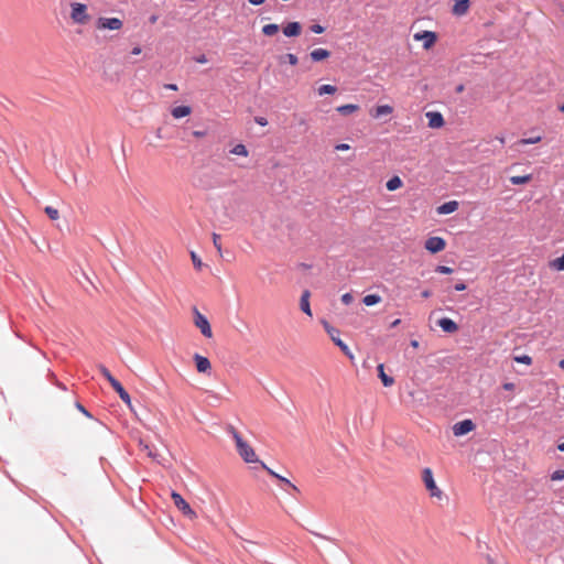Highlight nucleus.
I'll list each match as a JSON object with an SVG mask.
<instances>
[{
  "label": "nucleus",
  "instance_id": "60",
  "mask_svg": "<svg viewBox=\"0 0 564 564\" xmlns=\"http://www.w3.org/2000/svg\"><path fill=\"white\" fill-rule=\"evenodd\" d=\"M497 139L499 140V142L501 144H505V142H506L505 137H497Z\"/></svg>",
  "mask_w": 564,
  "mask_h": 564
},
{
  "label": "nucleus",
  "instance_id": "42",
  "mask_svg": "<svg viewBox=\"0 0 564 564\" xmlns=\"http://www.w3.org/2000/svg\"><path fill=\"white\" fill-rule=\"evenodd\" d=\"M354 301V297L350 293H345L341 295V302L345 304V305H349L351 304V302Z\"/></svg>",
  "mask_w": 564,
  "mask_h": 564
},
{
  "label": "nucleus",
  "instance_id": "55",
  "mask_svg": "<svg viewBox=\"0 0 564 564\" xmlns=\"http://www.w3.org/2000/svg\"><path fill=\"white\" fill-rule=\"evenodd\" d=\"M76 406H77V409H78L79 411H82L84 414H86L87 416H89V413L85 410V408H84L82 404L77 403V405H76Z\"/></svg>",
  "mask_w": 564,
  "mask_h": 564
},
{
  "label": "nucleus",
  "instance_id": "25",
  "mask_svg": "<svg viewBox=\"0 0 564 564\" xmlns=\"http://www.w3.org/2000/svg\"><path fill=\"white\" fill-rule=\"evenodd\" d=\"M262 466L263 469H265L268 471L269 475H271L272 477H275L278 478L279 480L285 482L286 485L291 486L293 489H296V487L290 482V480H288L286 478L278 475L276 473H274L271 468H269L263 462H259Z\"/></svg>",
  "mask_w": 564,
  "mask_h": 564
},
{
  "label": "nucleus",
  "instance_id": "46",
  "mask_svg": "<svg viewBox=\"0 0 564 564\" xmlns=\"http://www.w3.org/2000/svg\"><path fill=\"white\" fill-rule=\"evenodd\" d=\"M337 151H348L350 149V145L347 143H339L335 147Z\"/></svg>",
  "mask_w": 564,
  "mask_h": 564
},
{
  "label": "nucleus",
  "instance_id": "51",
  "mask_svg": "<svg viewBox=\"0 0 564 564\" xmlns=\"http://www.w3.org/2000/svg\"><path fill=\"white\" fill-rule=\"evenodd\" d=\"M142 52L141 47L140 46H135L132 48V54L133 55H139L140 53Z\"/></svg>",
  "mask_w": 564,
  "mask_h": 564
},
{
  "label": "nucleus",
  "instance_id": "31",
  "mask_svg": "<svg viewBox=\"0 0 564 564\" xmlns=\"http://www.w3.org/2000/svg\"><path fill=\"white\" fill-rule=\"evenodd\" d=\"M191 259H192L194 268L196 270L200 271L202 268H203V262H202L200 258L197 256V253L192 251L191 252Z\"/></svg>",
  "mask_w": 564,
  "mask_h": 564
},
{
  "label": "nucleus",
  "instance_id": "39",
  "mask_svg": "<svg viewBox=\"0 0 564 564\" xmlns=\"http://www.w3.org/2000/svg\"><path fill=\"white\" fill-rule=\"evenodd\" d=\"M110 386L113 388V390L120 395L122 394L123 392H126L124 388L122 387V384L116 380L113 381L112 383H110Z\"/></svg>",
  "mask_w": 564,
  "mask_h": 564
},
{
  "label": "nucleus",
  "instance_id": "32",
  "mask_svg": "<svg viewBox=\"0 0 564 564\" xmlns=\"http://www.w3.org/2000/svg\"><path fill=\"white\" fill-rule=\"evenodd\" d=\"M99 371L107 379V381L109 383H112L113 381L117 380L105 366L100 365Z\"/></svg>",
  "mask_w": 564,
  "mask_h": 564
},
{
  "label": "nucleus",
  "instance_id": "48",
  "mask_svg": "<svg viewBox=\"0 0 564 564\" xmlns=\"http://www.w3.org/2000/svg\"><path fill=\"white\" fill-rule=\"evenodd\" d=\"M196 62L199 63V64H205L208 62L206 55H199L198 57H196Z\"/></svg>",
  "mask_w": 564,
  "mask_h": 564
},
{
  "label": "nucleus",
  "instance_id": "30",
  "mask_svg": "<svg viewBox=\"0 0 564 564\" xmlns=\"http://www.w3.org/2000/svg\"><path fill=\"white\" fill-rule=\"evenodd\" d=\"M262 32L267 36L275 35L279 32V25L278 24H265L262 28Z\"/></svg>",
  "mask_w": 564,
  "mask_h": 564
},
{
  "label": "nucleus",
  "instance_id": "22",
  "mask_svg": "<svg viewBox=\"0 0 564 564\" xmlns=\"http://www.w3.org/2000/svg\"><path fill=\"white\" fill-rule=\"evenodd\" d=\"M379 378L381 379L384 387H391L394 383V379L384 372V365L380 364L377 367Z\"/></svg>",
  "mask_w": 564,
  "mask_h": 564
},
{
  "label": "nucleus",
  "instance_id": "3",
  "mask_svg": "<svg viewBox=\"0 0 564 564\" xmlns=\"http://www.w3.org/2000/svg\"><path fill=\"white\" fill-rule=\"evenodd\" d=\"M422 480L425 485L426 490L430 492L431 497L437 499L442 498L443 491L437 487L431 468L426 467L423 469Z\"/></svg>",
  "mask_w": 564,
  "mask_h": 564
},
{
  "label": "nucleus",
  "instance_id": "56",
  "mask_svg": "<svg viewBox=\"0 0 564 564\" xmlns=\"http://www.w3.org/2000/svg\"><path fill=\"white\" fill-rule=\"evenodd\" d=\"M401 323V319H395L391 323V327H397Z\"/></svg>",
  "mask_w": 564,
  "mask_h": 564
},
{
  "label": "nucleus",
  "instance_id": "2",
  "mask_svg": "<svg viewBox=\"0 0 564 564\" xmlns=\"http://www.w3.org/2000/svg\"><path fill=\"white\" fill-rule=\"evenodd\" d=\"M70 19L76 24H86L90 20L87 12V6L80 2L70 3Z\"/></svg>",
  "mask_w": 564,
  "mask_h": 564
},
{
  "label": "nucleus",
  "instance_id": "61",
  "mask_svg": "<svg viewBox=\"0 0 564 564\" xmlns=\"http://www.w3.org/2000/svg\"><path fill=\"white\" fill-rule=\"evenodd\" d=\"M558 366L564 370V359L560 360Z\"/></svg>",
  "mask_w": 564,
  "mask_h": 564
},
{
  "label": "nucleus",
  "instance_id": "33",
  "mask_svg": "<svg viewBox=\"0 0 564 564\" xmlns=\"http://www.w3.org/2000/svg\"><path fill=\"white\" fill-rule=\"evenodd\" d=\"M45 214L52 219V220H56L59 218V213L56 208L52 207V206H46L45 207Z\"/></svg>",
  "mask_w": 564,
  "mask_h": 564
},
{
  "label": "nucleus",
  "instance_id": "35",
  "mask_svg": "<svg viewBox=\"0 0 564 564\" xmlns=\"http://www.w3.org/2000/svg\"><path fill=\"white\" fill-rule=\"evenodd\" d=\"M213 243H214V247L216 248L217 252L219 253V256H221L223 249H221V242H220V235H218L216 232L213 234Z\"/></svg>",
  "mask_w": 564,
  "mask_h": 564
},
{
  "label": "nucleus",
  "instance_id": "44",
  "mask_svg": "<svg viewBox=\"0 0 564 564\" xmlns=\"http://www.w3.org/2000/svg\"><path fill=\"white\" fill-rule=\"evenodd\" d=\"M119 397L127 405L131 406V398L127 391L120 394Z\"/></svg>",
  "mask_w": 564,
  "mask_h": 564
},
{
  "label": "nucleus",
  "instance_id": "9",
  "mask_svg": "<svg viewBox=\"0 0 564 564\" xmlns=\"http://www.w3.org/2000/svg\"><path fill=\"white\" fill-rule=\"evenodd\" d=\"M476 427L475 423L471 420L460 421L453 426V433L455 436H463L474 431Z\"/></svg>",
  "mask_w": 564,
  "mask_h": 564
},
{
  "label": "nucleus",
  "instance_id": "4",
  "mask_svg": "<svg viewBox=\"0 0 564 564\" xmlns=\"http://www.w3.org/2000/svg\"><path fill=\"white\" fill-rule=\"evenodd\" d=\"M172 500L175 505V507L182 511V513L189 518L191 520H194L197 518L196 512L191 508V506L185 501V499L176 491H172L171 494Z\"/></svg>",
  "mask_w": 564,
  "mask_h": 564
},
{
  "label": "nucleus",
  "instance_id": "63",
  "mask_svg": "<svg viewBox=\"0 0 564 564\" xmlns=\"http://www.w3.org/2000/svg\"><path fill=\"white\" fill-rule=\"evenodd\" d=\"M560 110L564 112V104L560 107Z\"/></svg>",
  "mask_w": 564,
  "mask_h": 564
},
{
  "label": "nucleus",
  "instance_id": "43",
  "mask_svg": "<svg viewBox=\"0 0 564 564\" xmlns=\"http://www.w3.org/2000/svg\"><path fill=\"white\" fill-rule=\"evenodd\" d=\"M311 31L316 33V34H321V33H323L325 31V29L321 24H313L311 26Z\"/></svg>",
  "mask_w": 564,
  "mask_h": 564
},
{
  "label": "nucleus",
  "instance_id": "8",
  "mask_svg": "<svg viewBox=\"0 0 564 564\" xmlns=\"http://www.w3.org/2000/svg\"><path fill=\"white\" fill-rule=\"evenodd\" d=\"M446 241L442 237H430L425 241V249L431 253H437L445 249Z\"/></svg>",
  "mask_w": 564,
  "mask_h": 564
},
{
  "label": "nucleus",
  "instance_id": "34",
  "mask_svg": "<svg viewBox=\"0 0 564 564\" xmlns=\"http://www.w3.org/2000/svg\"><path fill=\"white\" fill-rule=\"evenodd\" d=\"M513 360L519 364H524L527 366L532 365V358L529 355L514 356Z\"/></svg>",
  "mask_w": 564,
  "mask_h": 564
},
{
  "label": "nucleus",
  "instance_id": "28",
  "mask_svg": "<svg viewBox=\"0 0 564 564\" xmlns=\"http://www.w3.org/2000/svg\"><path fill=\"white\" fill-rule=\"evenodd\" d=\"M381 296L378 294H368L362 299L366 306H372L381 302Z\"/></svg>",
  "mask_w": 564,
  "mask_h": 564
},
{
  "label": "nucleus",
  "instance_id": "11",
  "mask_svg": "<svg viewBox=\"0 0 564 564\" xmlns=\"http://www.w3.org/2000/svg\"><path fill=\"white\" fill-rule=\"evenodd\" d=\"M425 117L429 120V127L432 129H440L445 124L443 115L438 111H427Z\"/></svg>",
  "mask_w": 564,
  "mask_h": 564
},
{
  "label": "nucleus",
  "instance_id": "37",
  "mask_svg": "<svg viewBox=\"0 0 564 564\" xmlns=\"http://www.w3.org/2000/svg\"><path fill=\"white\" fill-rule=\"evenodd\" d=\"M435 272H437L440 274H451V273H453V269L447 265H437L435 268Z\"/></svg>",
  "mask_w": 564,
  "mask_h": 564
},
{
  "label": "nucleus",
  "instance_id": "20",
  "mask_svg": "<svg viewBox=\"0 0 564 564\" xmlns=\"http://www.w3.org/2000/svg\"><path fill=\"white\" fill-rule=\"evenodd\" d=\"M192 113V108L189 106H177L171 110V115L174 119H181L187 117Z\"/></svg>",
  "mask_w": 564,
  "mask_h": 564
},
{
  "label": "nucleus",
  "instance_id": "14",
  "mask_svg": "<svg viewBox=\"0 0 564 564\" xmlns=\"http://www.w3.org/2000/svg\"><path fill=\"white\" fill-rule=\"evenodd\" d=\"M437 324L445 333L453 334L458 330V325L448 317L438 319Z\"/></svg>",
  "mask_w": 564,
  "mask_h": 564
},
{
  "label": "nucleus",
  "instance_id": "62",
  "mask_svg": "<svg viewBox=\"0 0 564 564\" xmlns=\"http://www.w3.org/2000/svg\"><path fill=\"white\" fill-rule=\"evenodd\" d=\"M156 21V18L155 17H152L151 18V22L154 23Z\"/></svg>",
  "mask_w": 564,
  "mask_h": 564
},
{
  "label": "nucleus",
  "instance_id": "36",
  "mask_svg": "<svg viewBox=\"0 0 564 564\" xmlns=\"http://www.w3.org/2000/svg\"><path fill=\"white\" fill-rule=\"evenodd\" d=\"M139 446L141 451L145 452L150 457H154V453L149 444L144 443L143 441H140Z\"/></svg>",
  "mask_w": 564,
  "mask_h": 564
},
{
  "label": "nucleus",
  "instance_id": "29",
  "mask_svg": "<svg viewBox=\"0 0 564 564\" xmlns=\"http://www.w3.org/2000/svg\"><path fill=\"white\" fill-rule=\"evenodd\" d=\"M550 268L556 271H564V254L552 260L550 262Z\"/></svg>",
  "mask_w": 564,
  "mask_h": 564
},
{
  "label": "nucleus",
  "instance_id": "6",
  "mask_svg": "<svg viewBox=\"0 0 564 564\" xmlns=\"http://www.w3.org/2000/svg\"><path fill=\"white\" fill-rule=\"evenodd\" d=\"M324 326L334 344L338 346L348 358L352 359L354 355L351 354L349 347L339 338V330L329 326L328 323H325Z\"/></svg>",
  "mask_w": 564,
  "mask_h": 564
},
{
  "label": "nucleus",
  "instance_id": "53",
  "mask_svg": "<svg viewBox=\"0 0 564 564\" xmlns=\"http://www.w3.org/2000/svg\"><path fill=\"white\" fill-rule=\"evenodd\" d=\"M253 6H260L264 2V0H248Z\"/></svg>",
  "mask_w": 564,
  "mask_h": 564
},
{
  "label": "nucleus",
  "instance_id": "52",
  "mask_svg": "<svg viewBox=\"0 0 564 564\" xmlns=\"http://www.w3.org/2000/svg\"><path fill=\"white\" fill-rule=\"evenodd\" d=\"M422 297L424 299H427L432 295L431 291L430 290H424L422 293H421Z\"/></svg>",
  "mask_w": 564,
  "mask_h": 564
},
{
  "label": "nucleus",
  "instance_id": "27",
  "mask_svg": "<svg viewBox=\"0 0 564 564\" xmlns=\"http://www.w3.org/2000/svg\"><path fill=\"white\" fill-rule=\"evenodd\" d=\"M531 180H532V175H531V174H525V175H521V176H511V177H510V182H511V184H513V185H522V184H527V183H529Z\"/></svg>",
  "mask_w": 564,
  "mask_h": 564
},
{
  "label": "nucleus",
  "instance_id": "54",
  "mask_svg": "<svg viewBox=\"0 0 564 564\" xmlns=\"http://www.w3.org/2000/svg\"><path fill=\"white\" fill-rule=\"evenodd\" d=\"M166 89H171V90H177V86L175 84H166L164 86Z\"/></svg>",
  "mask_w": 564,
  "mask_h": 564
},
{
  "label": "nucleus",
  "instance_id": "58",
  "mask_svg": "<svg viewBox=\"0 0 564 564\" xmlns=\"http://www.w3.org/2000/svg\"><path fill=\"white\" fill-rule=\"evenodd\" d=\"M464 90V85H459L456 87L457 93H462Z\"/></svg>",
  "mask_w": 564,
  "mask_h": 564
},
{
  "label": "nucleus",
  "instance_id": "50",
  "mask_svg": "<svg viewBox=\"0 0 564 564\" xmlns=\"http://www.w3.org/2000/svg\"><path fill=\"white\" fill-rule=\"evenodd\" d=\"M205 134H206V133H205L204 131H194V132H193V135H194L195 138H204V137H205Z\"/></svg>",
  "mask_w": 564,
  "mask_h": 564
},
{
  "label": "nucleus",
  "instance_id": "19",
  "mask_svg": "<svg viewBox=\"0 0 564 564\" xmlns=\"http://www.w3.org/2000/svg\"><path fill=\"white\" fill-rule=\"evenodd\" d=\"M313 62H322L330 56V52L326 48H315L310 53Z\"/></svg>",
  "mask_w": 564,
  "mask_h": 564
},
{
  "label": "nucleus",
  "instance_id": "23",
  "mask_svg": "<svg viewBox=\"0 0 564 564\" xmlns=\"http://www.w3.org/2000/svg\"><path fill=\"white\" fill-rule=\"evenodd\" d=\"M403 186V182L399 176L391 177L387 183L386 187L389 192L397 191Z\"/></svg>",
  "mask_w": 564,
  "mask_h": 564
},
{
  "label": "nucleus",
  "instance_id": "10",
  "mask_svg": "<svg viewBox=\"0 0 564 564\" xmlns=\"http://www.w3.org/2000/svg\"><path fill=\"white\" fill-rule=\"evenodd\" d=\"M415 41H423V47L425 50L431 48L436 42V34L431 31H423L414 34Z\"/></svg>",
  "mask_w": 564,
  "mask_h": 564
},
{
  "label": "nucleus",
  "instance_id": "49",
  "mask_svg": "<svg viewBox=\"0 0 564 564\" xmlns=\"http://www.w3.org/2000/svg\"><path fill=\"white\" fill-rule=\"evenodd\" d=\"M466 284L464 282H459L455 285V290L456 291H465L466 290Z\"/></svg>",
  "mask_w": 564,
  "mask_h": 564
},
{
  "label": "nucleus",
  "instance_id": "13",
  "mask_svg": "<svg viewBox=\"0 0 564 564\" xmlns=\"http://www.w3.org/2000/svg\"><path fill=\"white\" fill-rule=\"evenodd\" d=\"M470 0H454L452 12L456 17H463L468 12Z\"/></svg>",
  "mask_w": 564,
  "mask_h": 564
},
{
  "label": "nucleus",
  "instance_id": "18",
  "mask_svg": "<svg viewBox=\"0 0 564 564\" xmlns=\"http://www.w3.org/2000/svg\"><path fill=\"white\" fill-rule=\"evenodd\" d=\"M457 209H458V202L449 200V202H446V203L442 204L441 206H438L436 210L440 215H447V214H452V213L456 212Z\"/></svg>",
  "mask_w": 564,
  "mask_h": 564
},
{
  "label": "nucleus",
  "instance_id": "41",
  "mask_svg": "<svg viewBox=\"0 0 564 564\" xmlns=\"http://www.w3.org/2000/svg\"><path fill=\"white\" fill-rule=\"evenodd\" d=\"M285 58L288 59L289 64L292 66L296 65L299 62L297 56L292 53L286 54Z\"/></svg>",
  "mask_w": 564,
  "mask_h": 564
},
{
  "label": "nucleus",
  "instance_id": "45",
  "mask_svg": "<svg viewBox=\"0 0 564 564\" xmlns=\"http://www.w3.org/2000/svg\"><path fill=\"white\" fill-rule=\"evenodd\" d=\"M254 121L261 127H265L268 124V120L264 117H256Z\"/></svg>",
  "mask_w": 564,
  "mask_h": 564
},
{
  "label": "nucleus",
  "instance_id": "26",
  "mask_svg": "<svg viewBox=\"0 0 564 564\" xmlns=\"http://www.w3.org/2000/svg\"><path fill=\"white\" fill-rule=\"evenodd\" d=\"M336 91H337V87L333 86V85H328V84L322 85L317 89L318 96L334 95Z\"/></svg>",
  "mask_w": 564,
  "mask_h": 564
},
{
  "label": "nucleus",
  "instance_id": "40",
  "mask_svg": "<svg viewBox=\"0 0 564 564\" xmlns=\"http://www.w3.org/2000/svg\"><path fill=\"white\" fill-rule=\"evenodd\" d=\"M551 479L552 480H563L564 479V470L557 469V470L553 471V474L551 475Z\"/></svg>",
  "mask_w": 564,
  "mask_h": 564
},
{
  "label": "nucleus",
  "instance_id": "38",
  "mask_svg": "<svg viewBox=\"0 0 564 564\" xmlns=\"http://www.w3.org/2000/svg\"><path fill=\"white\" fill-rule=\"evenodd\" d=\"M541 139L542 138L540 135H538V137H534V138L521 139L519 141V143L520 144H535V143L540 142Z\"/></svg>",
  "mask_w": 564,
  "mask_h": 564
},
{
  "label": "nucleus",
  "instance_id": "24",
  "mask_svg": "<svg viewBox=\"0 0 564 564\" xmlns=\"http://www.w3.org/2000/svg\"><path fill=\"white\" fill-rule=\"evenodd\" d=\"M230 153L234 154V155L243 156V158H247L249 155L248 149L242 143L236 144L230 150Z\"/></svg>",
  "mask_w": 564,
  "mask_h": 564
},
{
  "label": "nucleus",
  "instance_id": "1",
  "mask_svg": "<svg viewBox=\"0 0 564 564\" xmlns=\"http://www.w3.org/2000/svg\"><path fill=\"white\" fill-rule=\"evenodd\" d=\"M229 433L236 443L238 454L246 463L250 464L260 462L252 446L242 438L241 434L235 427L230 426Z\"/></svg>",
  "mask_w": 564,
  "mask_h": 564
},
{
  "label": "nucleus",
  "instance_id": "21",
  "mask_svg": "<svg viewBox=\"0 0 564 564\" xmlns=\"http://www.w3.org/2000/svg\"><path fill=\"white\" fill-rule=\"evenodd\" d=\"M360 107L355 104L341 105L336 108V111L343 116H350L357 111H359Z\"/></svg>",
  "mask_w": 564,
  "mask_h": 564
},
{
  "label": "nucleus",
  "instance_id": "7",
  "mask_svg": "<svg viewBox=\"0 0 564 564\" xmlns=\"http://www.w3.org/2000/svg\"><path fill=\"white\" fill-rule=\"evenodd\" d=\"M123 26V22L119 18H99L96 22V28L98 30H111L119 31Z\"/></svg>",
  "mask_w": 564,
  "mask_h": 564
},
{
  "label": "nucleus",
  "instance_id": "17",
  "mask_svg": "<svg viewBox=\"0 0 564 564\" xmlns=\"http://www.w3.org/2000/svg\"><path fill=\"white\" fill-rule=\"evenodd\" d=\"M393 112V107L390 105H380L371 110V116L376 119L382 116H389Z\"/></svg>",
  "mask_w": 564,
  "mask_h": 564
},
{
  "label": "nucleus",
  "instance_id": "12",
  "mask_svg": "<svg viewBox=\"0 0 564 564\" xmlns=\"http://www.w3.org/2000/svg\"><path fill=\"white\" fill-rule=\"evenodd\" d=\"M194 361H195L197 371L200 373H206L212 369V364H210L209 359L199 354L194 355Z\"/></svg>",
  "mask_w": 564,
  "mask_h": 564
},
{
  "label": "nucleus",
  "instance_id": "47",
  "mask_svg": "<svg viewBox=\"0 0 564 564\" xmlns=\"http://www.w3.org/2000/svg\"><path fill=\"white\" fill-rule=\"evenodd\" d=\"M502 388L507 391H512L516 388V384L513 382H505L502 384Z\"/></svg>",
  "mask_w": 564,
  "mask_h": 564
},
{
  "label": "nucleus",
  "instance_id": "57",
  "mask_svg": "<svg viewBox=\"0 0 564 564\" xmlns=\"http://www.w3.org/2000/svg\"><path fill=\"white\" fill-rule=\"evenodd\" d=\"M411 346H412L413 348H417V347H419V341H417V340H412V341H411Z\"/></svg>",
  "mask_w": 564,
  "mask_h": 564
},
{
  "label": "nucleus",
  "instance_id": "5",
  "mask_svg": "<svg viewBox=\"0 0 564 564\" xmlns=\"http://www.w3.org/2000/svg\"><path fill=\"white\" fill-rule=\"evenodd\" d=\"M194 324L205 337H213V330L208 319L197 308H194Z\"/></svg>",
  "mask_w": 564,
  "mask_h": 564
},
{
  "label": "nucleus",
  "instance_id": "59",
  "mask_svg": "<svg viewBox=\"0 0 564 564\" xmlns=\"http://www.w3.org/2000/svg\"><path fill=\"white\" fill-rule=\"evenodd\" d=\"M558 451L564 452V442L557 445Z\"/></svg>",
  "mask_w": 564,
  "mask_h": 564
},
{
  "label": "nucleus",
  "instance_id": "15",
  "mask_svg": "<svg viewBox=\"0 0 564 564\" xmlns=\"http://www.w3.org/2000/svg\"><path fill=\"white\" fill-rule=\"evenodd\" d=\"M310 296L311 293L308 290L303 291L301 299H300V308L303 313H305L307 316L312 317V310L310 305Z\"/></svg>",
  "mask_w": 564,
  "mask_h": 564
},
{
  "label": "nucleus",
  "instance_id": "16",
  "mask_svg": "<svg viewBox=\"0 0 564 564\" xmlns=\"http://www.w3.org/2000/svg\"><path fill=\"white\" fill-rule=\"evenodd\" d=\"M302 26L299 22H290L283 28L285 36H299L301 34Z\"/></svg>",
  "mask_w": 564,
  "mask_h": 564
}]
</instances>
